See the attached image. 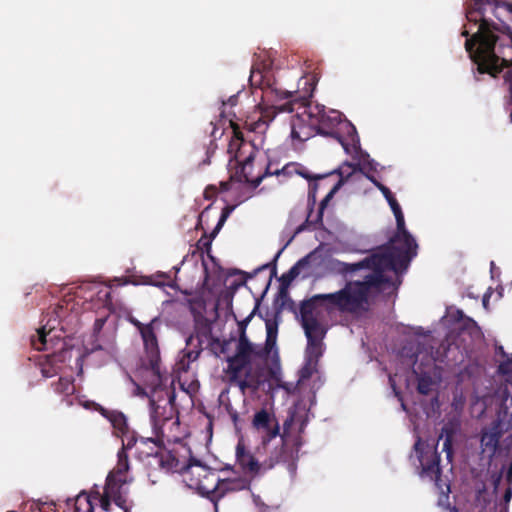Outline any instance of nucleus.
Returning a JSON list of instances; mask_svg holds the SVG:
<instances>
[{"instance_id": "obj_1", "label": "nucleus", "mask_w": 512, "mask_h": 512, "mask_svg": "<svg viewBox=\"0 0 512 512\" xmlns=\"http://www.w3.org/2000/svg\"><path fill=\"white\" fill-rule=\"evenodd\" d=\"M410 261L404 254H393L388 248H379L356 263L332 262L333 269L349 280L339 291L317 294L301 306L302 327L308 341L301 380L317 371V362L322 354V339L326 333L322 308L353 315L365 312L375 295L391 294L397 289L401 282L400 274Z\"/></svg>"}, {"instance_id": "obj_2", "label": "nucleus", "mask_w": 512, "mask_h": 512, "mask_svg": "<svg viewBox=\"0 0 512 512\" xmlns=\"http://www.w3.org/2000/svg\"><path fill=\"white\" fill-rule=\"evenodd\" d=\"M271 70L267 63L256 64L250 73V84L262 90L261 118L258 127L272 121L277 113L294 112L291 117V138L303 142L317 131L335 137L347 154H357L358 136L355 127L342 118L339 111L326 109L318 104L304 105L289 100L292 91L282 90L271 83Z\"/></svg>"}, {"instance_id": "obj_3", "label": "nucleus", "mask_w": 512, "mask_h": 512, "mask_svg": "<svg viewBox=\"0 0 512 512\" xmlns=\"http://www.w3.org/2000/svg\"><path fill=\"white\" fill-rule=\"evenodd\" d=\"M466 6L465 49L480 74L495 77L509 62L512 39L500 35V26L492 17L500 19L501 11H511L512 5L505 0H466Z\"/></svg>"}, {"instance_id": "obj_4", "label": "nucleus", "mask_w": 512, "mask_h": 512, "mask_svg": "<svg viewBox=\"0 0 512 512\" xmlns=\"http://www.w3.org/2000/svg\"><path fill=\"white\" fill-rule=\"evenodd\" d=\"M413 336L415 339L398 353L400 370L393 376H389L391 388L397 397L400 393L397 385L402 379L407 387L416 382L418 392L424 395L434 392L440 381V375L434 363L440 360L442 355L438 351L433 355L426 348L420 347L426 342V336L420 335V329L413 330Z\"/></svg>"}, {"instance_id": "obj_5", "label": "nucleus", "mask_w": 512, "mask_h": 512, "mask_svg": "<svg viewBox=\"0 0 512 512\" xmlns=\"http://www.w3.org/2000/svg\"><path fill=\"white\" fill-rule=\"evenodd\" d=\"M130 322L138 329L143 344L148 366H143L137 373V379L127 377L126 388L132 396L147 397L148 393L142 385H145L154 392L166 385L168 374L162 371L160 366L159 347L157 332L160 327L158 318L152 319L148 324H143L137 319L130 317Z\"/></svg>"}, {"instance_id": "obj_6", "label": "nucleus", "mask_w": 512, "mask_h": 512, "mask_svg": "<svg viewBox=\"0 0 512 512\" xmlns=\"http://www.w3.org/2000/svg\"><path fill=\"white\" fill-rule=\"evenodd\" d=\"M234 354L227 356L226 377L235 383L241 393H255L263 380V355L243 334L239 339L229 343Z\"/></svg>"}, {"instance_id": "obj_7", "label": "nucleus", "mask_w": 512, "mask_h": 512, "mask_svg": "<svg viewBox=\"0 0 512 512\" xmlns=\"http://www.w3.org/2000/svg\"><path fill=\"white\" fill-rule=\"evenodd\" d=\"M294 174L300 175L305 179L311 178L307 169L297 163H289L281 170L270 172L269 166L266 164L265 152L255 148L244 161L240 162V167L231 176L230 187L236 188L235 185L237 183H244L247 188L255 189L267 175L292 176Z\"/></svg>"}, {"instance_id": "obj_8", "label": "nucleus", "mask_w": 512, "mask_h": 512, "mask_svg": "<svg viewBox=\"0 0 512 512\" xmlns=\"http://www.w3.org/2000/svg\"><path fill=\"white\" fill-rule=\"evenodd\" d=\"M369 179L382 192L396 219L397 232L391 240V248L388 249L393 254H404L411 260L417 254L418 245L412 235L405 228L404 215L400 205L386 186L371 177H369Z\"/></svg>"}, {"instance_id": "obj_9", "label": "nucleus", "mask_w": 512, "mask_h": 512, "mask_svg": "<svg viewBox=\"0 0 512 512\" xmlns=\"http://www.w3.org/2000/svg\"><path fill=\"white\" fill-rule=\"evenodd\" d=\"M414 449L415 455L422 468L421 476L435 482V485L440 492L438 505L445 508L448 507V494L450 492V487L446 483L441 484L439 457L436 453L434 444H428L419 439L415 443Z\"/></svg>"}, {"instance_id": "obj_10", "label": "nucleus", "mask_w": 512, "mask_h": 512, "mask_svg": "<svg viewBox=\"0 0 512 512\" xmlns=\"http://www.w3.org/2000/svg\"><path fill=\"white\" fill-rule=\"evenodd\" d=\"M77 403L87 410L99 411L111 423L115 434L122 437V446L124 449H132L135 446L137 452H143L142 447H148L154 443L150 439H134V435L129 431L125 415L118 411H109L99 404L85 399L83 396L76 398Z\"/></svg>"}, {"instance_id": "obj_11", "label": "nucleus", "mask_w": 512, "mask_h": 512, "mask_svg": "<svg viewBox=\"0 0 512 512\" xmlns=\"http://www.w3.org/2000/svg\"><path fill=\"white\" fill-rule=\"evenodd\" d=\"M126 450L124 449L118 453V463L116 467L110 472L106 482V493L108 497H112L116 508L121 512H128L126 505V489L124 485L128 482L125 473L128 471V461Z\"/></svg>"}, {"instance_id": "obj_12", "label": "nucleus", "mask_w": 512, "mask_h": 512, "mask_svg": "<svg viewBox=\"0 0 512 512\" xmlns=\"http://www.w3.org/2000/svg\"><path fill=\"white\" fill-rule=\"evenodd\" d=\"M248 480L241 478L238 481L222 480L220 481L218 473L211 471L206 474V477L200 481L199 487H192L191 489L197 490L200 494L205 495L214 502L215 510L217 511V501L227 490H241L247 487Z\"/></svg>"}, {"instance_id": "obj_13", "label": "nucleus", "mask_w": 512, "mask_h": 512, "mask_svg": "<svg viewBox=\"0 0 512 512\" xmlns=\"http://www.w3.org/2000/svg\"><path fill=\"white\" fill-rule=\"evenodd\" d=\"M250 432L266 448L280 435V426L273 413L267 409H261L253 415Z\"/></svg>"}, {"instance_id": "obj_14", "label": "nucleus", "mask_w": 512, "mask_h": 512, "mask_svg": "<svg viewBox=\"0 0 512 512\" xmlns=\"http://www.w3.org/2000/svg\"><path fill=\"white\" fill-rule=\"evenodd\" d=\"M146 447H142L143 452H139L140 454H145V457L149 458V465L157 464L161 469L166 472H179L182 473L183 469L186 465L185 456H179V449L183 451H187L186 448L182 445L179 446L178 449L173 450H160L153 452H148L145 450Z\"/></svg>"}, {"instance_id": "obj_15", "label": "nucleus", "mask_w": 512, "mask_h": 512, "mask_svg": "<svg viewBox=\"0 0 512 512\" xmlns=\"http://www.w3.org/2000/svg\"><path fill=\"white\" fill-rule=\"evenodd\" d=\"M75 512H121L116 508L112 497H108L106 490L102 497L79 494L75 499Z\"/></svg>"}, {"instance_id": "obj_16", "label": "nucleus", "mask_w": 512, "mask_h": 512, "mask_svg": "<svg viewBox=\"0 0 512 512\" xmlns=\"http://www.w3.org/2000/svg\"><path fill=\"white\" fill-rule=\"evenodd\" d=\"M307 421L308 410L305 407L295 406L290 412L289 417L283 423V434L280 439L281 445H287L294 432L301 433Z\"/></svg>"}, {"instance_id": "obj_17", "label": "nucleus", "mask_w": 512, "mask_h": 512, "mask_svg": "<svg viewBox=\"0 0 512 512\" xmlns=\"http://www.w3.org/2000/svg\"><path fill=\"white\" fill-rule=\"evenodd\" d=\"M358 150L359 152L357 154H350L353 159L357 161L356 164H351L348 162L343 163L339 169L338 173L340 176V182L334 187V189L331 191V193L335 192V190L338 189V187L343 184L345 181L349 179L352 175H354L358 169L365 168L366 166H369L371 169H376L374 167L373 160H370L369 155L363 153L360 149V144L358 143Z\"/></svg>"}, {"instance_id": "obj_18", "label": "nucleus", "mask_w": 512, "mask_h": 512, "mask_svg": "<svg viewBox=\"0 0 512 512\" xmlns=\"http://www.w3.org/2000/svg\"><path fill=\"white\" fill-rule=\"evenodd\" d=\"M212 470L202 463L192 460L188 464L186 463L185 468L182 471L183 481L189 488L199 487L200 481L206 477Z\"/></svg>"}, {"instance_id": "obj_19", "label": "nucleus", "mask_w": 512, "mask_h": 512, "mask_svg": "<svg viewBox=\"0 0 512 512\" xmlns=\"http://www.w3.org/2000/svg\"><path fill=\"white\" fill-rule=\"evenodd\" d=\"M55 322L56 320H49L37 330L36 336L32 339V344L35 349H48V346L50 344L52 345L53 340L59 337Z\"/></svg>"}, {"instance_id": "obj_20", "label": "nucleus", "mask_w": 512, "mask_h": 512, "mask_svg": "<svg viewBox=\"0 0 512 512\" xmlns=\"http://www.w3.org/2000/svg\"><path fill=\"white\" fill-rule=\"evenodd\" d=\"M71 350L61 348L57 354L48 355L45 362L42 364V373L45 377H52L61 371L60 363H64L67 358H71Z\"/></svg>"}, {"instance_id": "obj_21", "label": "nucleus", "mask_w": 512, "mask_h": 512, "mask_svg": "<svg viewBox=\"0 0 512 512\" xmlns=\"http://www.w3.org/2000/svg\"><path fill=\"white\" fill-rule=\"evenodd\" d=\"M237 464L242 468L245 474L257 472L259 465L254 457L246 450L243 439L239 440L236 447Z\"/></svg>"}, {"instance_id": "obj_22", "label": "nucleus", "mask_w": 512, "mask_h": 512, "mask_svg": "<svg viewBox=\"0 0 512 512\" xmlns=\"http://www.w3.org/2000/svg\"><path fill=\"white\" fill-rule=\"evenodd\" d=\"M278 325L275 321L266 322V342L264 353L265 357L271 361H275L278 358V351L276 347L277 342Z\"/></svg>"}, {"instance_id": "obj_23", "label": "nucleus", "mask_w": 512, "mask_h": 512, "mask_svg": "<svg viewBox=\"0 0 512 512\" xmlns=\"http://www.w3.org/2000/svg\"><path fill=\"white\" fill-rule=\"evenodd\" d=\"M457 315L459 316V322L455 329L459 330L463 341L466 340V335H468L472 340L479 339L481 337V331L476 322L470 318L464 319L461 311H457Z\"/></svg>"}, {"instance_id": "obj_24", "label": "nucleus", "mask_w": 512, "mask_h": 512, "mask_svg": "<svg viewBox=\"0 0 512 512\" xmlns=\"http://www.w3.org/2000/svg\"><path fill=\"white\" fill-rule=\"evenodd\" d=\"M55 391L63 396H70L75 391L73 381L69 378L61 377L55 387Z\"/></svg>"}, {"instance_id": "obj_25", "label": "nucleus", "mask_w": 512, "mask_h": 512, "mask_svg": "<svg viewBox=\"0 0 512 512\" xmlns=\"http://www.w3.org/2000/svg\"><path fill=\"white\" fill-rule=\"evenodd\" d=\"M439 440H443V450L447 453V458L450 459L452 457L451 434L448 432L447 428L443 429L439 436Z\"/></svg>"}, {"instance_id": "obj_26", "label": "nucleus", "mask_w": 512, "mask_h": 512, "mask_svg": "<svg viewBox=\"0 0 512 512\" xmlns=\"http://www.w3.org/2000/svg\"><path fill=\"white\" fill-rule=\"evenodd\" d=\"M505 81L509 84V97H510V118L512 120V68H509L505 75Z\"/></svg>"}, {"instance_id": "obj_27", "label": "nucleus", "mask_w": 512, "mask_h": 512, "mask_svg": "<svg viewBox=\"0 0 512 512\" xmlns=\"http://www.w3.org/2000/svg\"><path fill=\"white\" fill-rule=\"evenodd\" d=\"M150 406H151V417L155 423V425H157L158 423V418H159V406H156L155 405V401L154 399L150 398Z\"/></svg>"}, {"instance_id": "obj_28", "label": "nucleus", "mask_w": 512, "mask_h": 512, "mask_svg": "<svg viewBox=\"0 0 512 512\" xmlns=\"http://www.w3.org/2000/svg\"><path fill=\"white\" fill-rule=\"evenodd\" d=\"M499 372L506 375L512 373V361L501 363L499 365Z\"/></svg>"}, {"instance_id": "obj_29", "label": "nucleus", "mask_w": 512, "mask_h": 512, "mask_svg": "<svg viewBox=\"0 0 512 512\" xmlns=\"http://www.w3.org/2000/svg\"><path fill=\"white\" fill-rule=\"evenodd\" d=\"M169 424H171V425L176 424V421H171V420H169V419H166V420L164 421V423L160 426V430H161V434H162V436H163V437H166L168 441H170V438H169V436H166V434H165V430H166V427H167Z\"/></svg>"}, {"instance_id": "obj_30", "label": "nucleus", "mask_w": 512, "mask_h": 512, "mask_svg": "<svg viewBox=\"0 0 512 512\" xmlns=\"http://www.w3.org/2000/svg\"><path fill=\"white\" fill-rule=\"evenodd\" d=\"M278 387L284 389L287 393H290L292 390V385L288 383H279Z\"/></svg>"}, {"instance_id": "obj_31", "label": "nucleus", "mask_w": 512, "mask_h": 512, "mask_svg": "<svg viewBox=\"0 0 512 512\" xmlns=\"http://www.w3.org/2000/svg\"><path fill=\"white\" fill-rule=\"evenodd\" d=\"M226 218H227V214L223 213L221 218H220V220H219V222H218V225H217L218 229L223 225V223L225 222Z\"/></svg>"}, {"instance_id": "obj_32", "label": "nucleus", "mask_w": 512, "mask_h": 512, "mask_svg": "<svg viewBox=\"0 0 512 512\" xmlns=\"http://www.w3.org/2000/svg\"><path fill=\"white\" fill-rule=\"evenodd\" d=\"M490 296H491V293H490V292H487V293L484 295V297H483V306H484L485 308H487V303H488V299H489V297H490Z\"/></svg>"}, {"instance_id": "obj_33", "label": "nucleus", "mask_w": 512, "mask_h": 512, "mask_svg": "<svg viewBox=\"0 0 512 512\" xmlns=\"http://www.w3.org/2000/svg\"><path fill=\"white\" fill-rule=\"evenodd\" d=\"M511 495H512L511 490H510V489H508V490L506 491V493H505V496H504V498H505V501H506V502H509V501H510V499H511Z\"/></svg>"}, {"instance_id": "obj_34", "label": "nucleus", "mask_w": 512, "mask_h": 512, "mask_svg": "<svg viewBox=\"0 0 512 512\" xmlns=\"http://www.w3.org/2000/svg\"><path fill=\"white\" fill-rule=\"evenodd\" d=\"M491 274H492V277H494L496 274V267H495L494 262H491Z\"/></svg>"}, {"instance_id": "obj_35", "label": "nucleus", "mask_w": 512, "mask_h": 512, "mask_svg": "<svg viewBox=\"0 0 512 512\" xmlns=\"http://www.w3.org/2000/svg\"><path fill=\"white\" fill-rule=\"evenodd\" d=\"M312 90H313V88L310 85L309 88L305 89V93L310 94V92H312Z\"/></svg>"}, {"instance_id": "obj_36", "label": "nucleus", "mask_w": 512, "mask_h": 512, "mask_svg": "<svg viewBox=\"0 0 512 512\" xmlns=\"http://www.w3.org/2000/svg\"><path fill=\"white\" fill-rule=\"evenodd\" d=\"M305 261H306L305 259H304V260L299 261V262H298V264H297V266H296V267H294V269H296L298 266H301Z\"/></svg>"}, {"instance_id": "obj_37", "label": "nucleus", "mask_w": 512, "mask_h": 512, "mask_svg": "<svg viewBox=\"0 0 512 512\" xmlns=\"http://www.w3.org/2000/svg\"><path fill=\"white\" fill-rule=\"evenodd\" d=\"M187 355H188V357H189V358H193V359H195V358H196V355H193V353H192V352H189Z\"/></svg>"}, {"instance_id": "obj_38", "label": "nucleus", "mask_w": 512, "mask_h": 512, "mask_svg": "<svg viewBox=\"0 0 512 512\" xmlns=\"http://www.w3.org/2000/svg\"><path fill=\"white\" fill-rule=\"evenodd\" d=\"M205 197H207V198L210 197V189H207L205 191Z\"/></svg>"}, {"instance_id": "obj_39", "label": "nucleus", "mask_w": 512, "mask_h": 512, "mask_svg": "<svg viewBox=\"0 0 512 512\" xmlns=\"http://www.w3.org/2000/svg\"><path fill=\"white\" fill-rule=\"evenodd\" d=\"M249 197H251V193L246 194L242 200L248 199Z\"/></svg>"}, {"instance_id": "obj_40", "label": "nucleus", "mask_w": 512, "mask_h": 512, "mask_svg": "<svg viewBox=\"0 0 512 512\" xmlns=\"http://www.w3.org/2000/svg\"><path fill=\"white\" fill-rule=\"evenodd\" d=\"M254 502L256 505H259V498H254Z\"/></svg>"}, {"instance_id": "obj_41", "label": "nucleus", "mask_w": 512, "mask_h": 512, "mask_svg": "<svg viewBox=\"0 0 512 512\" xmlns=\"http://www.w3.org/2000/svg\"><path fill=\"white\" fill-rule=\"evenodd\" d=\"M236 145H237V143H231V144H230V149H232V148H233L234 146H236Z\"/></svg>"}, {"instance_id": "obj_42", "label": "nucleus", "mask_w": 512, "mask_h": 512, "mask_svg": "<svg viewBox=\"0 0 512 512\" xmlns=\"http://www.w3.org/2000/svg\"><path fill=\"white\" fill-rule=\"evenodd\" d=\"M104 295H105V296H107V295H108V290H107V289H105V291H104Z\"/></svg>"}]
</instances>
